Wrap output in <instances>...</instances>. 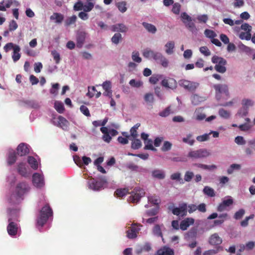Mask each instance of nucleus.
<instances>
[{
  "instance_id": "e433bc0d",
  "label": "nucleus",
  "mask_w": 255,
  "mask_h": 255,
  "mask_svg": "<svg viewBox=\"0 0 255 255\" xmlns=\"http://www.w3.org/2000/svg\"><path fill=\"white\" fill-rule=\"evenodd\" d=\"M128 189L126 188L118 189L115 192V194L118 197H123L128 193Z\"/></svg>"
},
{
  "instance_id": "09e8293b",
  "label": "nucleus",
  "mask_w": 255,
  "mask_h": 255,
  "mask_svg": "<svg viewBox=\"0 0 255 255\" xmlns=\"http://www.w3.org/2000/svg\"><path fill=\"white\" fill-rule=\"evenodd\" d=\"M51 54L55 62V63L58 64L60 63L61 58L59 53L56 50H53L51 52Z\"/></svg>"
},
{
  "instance_id": "c03bdc74",
  "label": "nucleus",
  "mask_w": 255,
  "mask_h": 255,
  "mask_svg": "<svg viewBox=\"0 0 255 255\" xmlns=\"http://www.w3.org/2000/svg\"><path fill=\"white\" fill-rule=\"evenodd\" d=\"M77 20V16L75 15H73L72 16L68 18L65 22L66 26H69L75 23Z\"/></svg>"
},
{
  "instance_id": "39448f33",
  "label": "nucleus",
  "mask_w": 255,
  "mask_h": 255,
  "mask_svg": "<svg viewBox=\"0 0 255 255\" xmlns=\"http://www.w3.org/2000/svg\"><path fill=\"white\" fill-rule=\"evenodd\" d=\"M106 182V181H105L104 182L100 181L92 178L88 180V185L90 189L95 191H98L103 187L104 184Z\"/></svg>"
},
{
  "instance_id": "4468645a",
  "label": "nucleus",
  "mask_w": 255,
  "mask_h": 255,
  "mask_svg": "<svg viewBox=\"0 0 255 255\" xmlns=\"http://www.w3.org/2000/svg\"><path fill=\"white\" fill-rule=\"evenodd\" d=\"M111 29L113 32H126L128 31V27L123 23H118L111 26Z\"/></svg>"
},
{
  "instance_id": "0e129e2a",
  "label": "nucleus",
  "mask_w": 255,
  "mask_h": 255,
  "mask_svg": "<svg viewBox=\"0 0 255 255\" xmlns=\"http://www.w3.org/2000/svg\"><path fill=\"white\" fill-rule=\"evenodd\" d=\"M80 111L82 113V114H83L85 116H86L87 117L90 116V113L89 110L86 106H85L84 105L81 106V107L80 108Z\"/></svg>"
},
{
  "instance_id": "7ed1b4c3",
  "label": "nucleus",
  "mask_w": 255,
  "mask_h": 255,
  "mask_svg": "<svg viewBox=\"0 0 255 255\" xmlns=\"http://www.w3.org/2000/svg\"><path fill=\"white\" fill-rule=\"evenodd\" d=\"M144 195L145 192L143 189L135 188L131 192V195L128 198V201L133 203H137Z\"/></svg>"
},
{
  "instance_id": "69168bd1",
  "label": "nucleus",
  "mask_w": 255,
  "mask_h": 255,
  "mask_svg": "<svg viewBox=\"0 0 255 255\" xmlns=\"http://www.w3.org/2000/svg\"><path fill=\"white\" fill-rule=\"evenodd\" d=\"M132 59L137 63H140L141 61V58L139 57V54L138 52H133L132 54Z\"/></svg>"
},
{
  "instance_id": "1a4fd4ad",
  "label": "nucleus",
  "mask_w": 255,
  "mask_h": 255,
  "mask_svg": "<svg viewBox=\"0 0 255 255\" xmlns=\"http://www.w3.org/2000/svg\"><path fill=\"white\" fill-rule=\"evenodd\" d=\"M8 221L9 224L7 226V233L10 236H14L17 233L18 225L12 222L11 218H9Z\"/></svg>"
},
{
  "instance_id": "4d7b16f0",
  "label": "nucleus",
  "mask_w": 255,
  "mask_h": 255,
  "mask_svg": "<svg viewBox=\"0 0 255 255\" xmlns=\"http://www.w3.org/2000/svg\"><path fill=\"white\" fill-rule=\"evenodd\" d=\"M194 176V173L192 171H187L184 175V180L186 182H190Z\"/></svg>"
},
{
  "instance_id": "0eeeda50",
  "label": "nucleus",
  "mask_w": 255,
  "mask_h": 255,
  "mask_svg": "<svg viewBox=\"0 0 255 255\" xmlns=\"http://www.w3.org/2000/svg\"><path fill=\"white\" fill-rule=\"evenodd\" d=\"M187 204L182 203L179 205V207L174 208L172 210V212L175 215L184 217L187 215Z\"/></svg>"
},
{
  "instance_id": "a18cd8bd",
  "label": "nucleus",
  "mask_w": 255,
  "mask_h": 255,
  "mask_svg": "<svg viewBox=\"0 0 255 255\" xmlns=\"http://www.w3.org/2000/svg\"><path fill=\"white\" fill-rule=\"evenodd\" d=\"M145 146L144 149H149L152 151H156V149L153 146L152 141L151 139H149L144 142Z\"/></svg>"
},
{
  "instance_id": "f03ea898",
  "label": "nucleus",
  "mask_w": 255,
  "mask_h": 255,
  "mask_svg": "<svg viewBox=\"0 0 255 255\" xmlns=\"http://www.w3.org/2000/svg\"><path fill=\"white\" fill-rule=\"evenodd\" d=\"M210 155V153L207 149L201 148L198 150L190 151L187 154V157L194 160L206 158Z\"/></svg>"
},
{
  "instance_id": "58836bf2",
  "label": "nucleus",
  "mask_w": 255,
  "mask_h": 255,
  "mask_svg": "<svg viewBox=\"0 0 255 255\" xmlns=\"http://www.w3.org/2000/svg\"><path fill=\"white\" fill-rule=\"evenodd\" d=\"M194 165L196 166L199 168H201L206 170H213L217 168L216 166L215 165H207L201 163H195Z\"/></svg>"
},
{
  "instance_id": "7c9ffc66",
  "label": "nucleus",
  "mask_w": 255,
  "mask_h": 255,
  "mask_svg": "<svg viewBox=\"0 0 255 255\" xmlns=\"http://www.w3.org/2000/svg\"><path fill=\"white\" fill-rule=\"evenodd\" d=\"M27 162L30 167L34 170L38 168V163L36 159L33 156H28Z\"/></svg>"
},
{
  "instance_id": "f8f14e48",
  "label": "nucleus",
  "mask_w": 255,
  "mask_h": 255,
  "mask_svg": "<svg viewBox=\"0 0 255 255\" xmlns=\"http://www.w3.org/2000/svg\"><path fill=\"white\" fill-rule=\"evenodd\" d=\"M16 150L17 154L20 156L26 155L29 152L28 145L24 143H20L18 145Z\"/></svg>"
},
{
  "instance_id": "393cba45",
  "label": "nucleus",
  "mask_w": 255,
  "mask_h": 255,
  "mask_svg": "<svg viewBox=\"0 0 255 255\" xmlns=\"http://www.w3.org/2000/svg\"><path fill=\"white\" fill-rule=\"evenodd\" d=\"M20 48L18 45H15L14 49L13 50L12 58L14 62L17 61L20 58L21 55L19 53Z\"/></svg>"
},
{
  "instance_id": "9d476101",
  "label": "nucleus",
  "mask_w": 255,
  "mask_h": 255,
  "mask_svg": "<svg viewBox=\"0 0 255 255\" xmlns=\"http://www.w3.org/2000/svg\"><path fill=\"white\" fill-rule=\"evenodd\" d=\"M161 84L163 87L172 90L176 89L177 86L176 80L173 78L164 79Z\"/></svg>"
},
{
  "instance_id": "2eb2a0df",
  "label": "nucleus",
  "mask_w": 255,
  "mask_h": 255,
  "mask_svg": "<svg viewBox=\"0 0 255 255\" xmlns=\"http://www.w3.org/2000/svg\"><path fill=\"white\" fill-rule=\"evenodd\" d=\"M86 33L84 32H80L77 35V46L79 48L82 47L86 38Z\"/></svg>"
},
{
  "instance_id": "680f3d73",
  "label": "nucleus",
  "mask_w": 255,
  "mask_h": 255,
  "mask_svg": "<svg viewBox=\"0 0 255 255\" xmlns=\"http://www.w3.org/2000/svg\"><path fill=\"white\" fill-rule=\"evenodd\" d=\"M200 52L206 56L211 55V52L207 46H202L200 48Z\"/></svg>"
},
{
  "instance_id": "052dcab7",
  "label": "nucleus",
  "mask_w": 255,
  "mask_h": 255,
  "mask_svg": "<svg viewBox=\"0 0 255 255\" xmlns=\"http://www.w3.org/2000/svg\"><path fill=\"white\" fill-rule=\"evenodd\" d=\"M94 3L92 2H87V4L83 5V9L85 12L90 11L94 7Z\"/></svg>"
},
{
  "instance_id": "f704fd0d",
  "label": "nucleus",
  "mask_w": 255,
  "mask_h": 255,
  "mask_svg": "<svg viewBox=\"0 0 255 255\" xmlns=\"http://www.w3.org/2000/svg\"><path fill=\"white\" fill-rule=\"evenodd\" d=\"M203 192L205 194L209 197H213L215 196L214 189L209 186H205L203 189Z\"/></svg>"
},
{
  "instance_id": "72a5a7b5",
  "label": "nucleus",
  "mask_w": 255,
  "mask_h": 255,
  "mask_svg": "<svg viewBox=\"0 0 255 255\" xmlns=\"http://www.w3.org/2000/svg\"><path fill=\"white\" fill-rule=\"evenodd\" d=\"M148 202L153 204V205H157L160 202V198L156 195H152L148 197Z\"/></svg>"
},
{
  "instance_id": "338daca9",
  "label": "nucleus",
  "mask_w": 255,
  "mask_h": 255,
  "mask_svg": "<svg viewBox=\"0 0 255 255\" xmlns=\"http://www.w3.org/2000/svg\"><path fill=\"white\" fill-rule=\"evenodd\" d=\"M241 28L246 31V32H249L251 33L252 27L248 23H245L243 24H242L241 26Z\"/></svg>"
},
{
  "instance_id": "e2e57ef3",
  "label": "nucleus",
  "mask_w": 255,
  "mask_h": 255,
  "mask_svg": "<svg viewBox=\"0 0 255 255\" xmlns=\"http://www.w3.org/2000/svg\"><path fill=\"white\" fill-rule=\"evenodd\" d=\"M210 133H205L201 135L198 136L196 139L200 142L208 140L209 139Z\"/></svg>"
},
{
  "instance_id": "ea45409f",
  "label": "nucleus",
  "mask_w": 255,
  "mask_h": 255,
  "mask_svg": "<svg viewBox=\"0 0 255 255\" xmlns=\"http://www.w3.org/2000/svg\"><path fill=\"white\" fill-rule=\"evenodd\" d=\"M117 6L119 10L122 13L126 12L127 10V3L126 1H120L117 3Z\"/></svg>"
},
{
  "instance_id": "473e14b6",
  "label": "nucleus",
  "mask_w": 255,
  "mask_h": 255,
  "mask_svg": "<svg viewBox=\"0 0 255 255\" xmlns=\"http://www.w3.org/2000/svg\"><path fill=\"white\" fill-rule=\"evenodd\" d=\"M142 144L140 139L136 138L132 140L131 147L133 149H138L141 147Z\"/></svg>"
},
{
  "instance_id": "bf43d9fd",
  "label": "nucleus",
  "mask_w": 255,
  "mask_h": 255,
  "mask_svg": "<svg viewBox=\"0 0 255 255\" xmlns=\"http://www.w3.org/2000/svg\"><path fill=\"white\" fill-rule=\"evenodd\" d=\"M161 76L158 75H153L149 78V82L152 84H155L157 83L159 80L160 79Z\"/></svg>"
},
{
  "instance_id": "37998d69",
  "label": "nucleus",
  "mask_w": 255,
  "mask_h": 255,
  "mask_svg": "<svg viewBox=\"0 0 255 255\" xmlns=\"http://www.w3.org/2000/svg\"><path fill=\"white\" fill-rule=\"evenodd\" d=\"M122 39V35L120 33H116L112 37L111 40L114 44H118Z\"/></svg>"
},
{
  "instance_id": "603ef678",
  "label": "nucleus",
  "mask_w": 255,
  "mask_h": 255,
  "mask_svg": "<svg viewBox=\"0 0 255 255\" xmlns=\"http://www.w3.org/2000/svg\"><path fill=\"white\" fill-rule=\"evenodd\" d=\"M204 34L206 37L211 39H213L217 36V34L213 30L208 29L205 30Z\"/></svg>"
},
{
  "instance_id": "cd10ccee",
  "label": "nucleus",
  "mask_w": 255,
  "mask_h": 255,
  "mask_svg": "<svg viewBox=\"0 0 255 255\" xmlns=\"http://www.w3.org/2000/svg\"><path fill=\"white\" fill-rule=\"evenodd\" d=\"M142 25L150 33L153 34L156 32L157 29L156 27L151 23L143 22Z\"/></svg>"
},
{
  "instance_id": "c85d7f7f",
  "label": "nucleus",
  "mask_w": 255,
  "mask_h": 255,
  "mask_svg": "<svg viewBox=\"0 0 255 255\" xmlns=\"http://www.w3.org/2000/svg\"><path fill=\"white\" fill-rule=\"evenodd\" d=\"M16 160V153L15 151L9 152L7 158V163L9 165L14 164Z\"/></svg>"
},
{
  "instance_id": "b1692460",
  "label": "nucleus",
  "mask_w": 255,
  "mask_h": 255,
  "mask_svg": "<svg viewBox=\"0 0 255 255\" xmlns=\"http://www.w3.org/2000/svg\"><path fill=\"white\" fill-rule=\"evenodd\" d=\"M183 23L185 24L186 27L188 29L192 32V33H196L197 32V29L196 27L195 23L191 21H183Z\"/></svg>"
},
{
  "instance_id": "6ab92c4d",
  "label": "nucleus",
  "mask_w": 255,
  "mask_h": 255,
  "mask_svg": "<svg viewBox=\"0 0 255 255\" xmlns=\"http://www.w3.org/2000/svg\"><path fill=\"white\" fill-rule=\"evenodd\" d=\"M216 91L219 93H225L226 95H229L228 87L226 85L217 84L214 86Z\"/></svg>"
},
{
  "instance_id": "f257e3e1",
  "label": "nucleus",
  "mask_w": 255,
  "mask_h": 255,
  "mask_svg": "<svg viewBox=\"0 0 255 255\" xmlns=\"http://www.w3.org/2000/svg\"><path fill=\"white\" fill-rule=\"evenodd\" d=\"M52 214L53 212L49 205H45L40 210L39 216L37 220V224L41 227H43Z\"/></svg>"
},
{
  "instance_id": "5701e85b",
  "label": "nucleus",
  "mask_w": 255,
  "mask_h": 255,
  "mask_svg": "<svg viewBox=\"0 0 255 255\" xmlns=\"http://www.w3.org/2000/svg\"><path fill=\"white\" fill-rule=\"evenodd\" d=\"M155 255H174V252L169 248H164L158 250Z\"/></svg>"
},
{
  "instance_id": "c9c22d12",
  "label": "nucleus",
  "mask_w": 255,
  "mask_h": 255,
  "mask_svg": "<svg viewBox=\"0 0 255 255\" xmlns=\"http://www.w3.org/2000/svg\"><path fill=\"white\" fill-rule=\"evenodd\" d=\"M219 116L222 118L228 119L230 117V112L224 109H220L218 112Z\"/></svg>"
},
{
  "instance_id": "864d4df0",
  "label": "nucleus",
  "mask_w": 255,
  "mask_h": 255,
  "mask_svg": "<svg viewBox=\"0 0 255 255\" xmlns=\"http://www.w3.org/2000/svg\"><path fill=\"white\" fill-rule=\"evenodd\" d=\"M245 213V211L243 209H240L236 212L234 216V218L236 220L241 219Z\"/></svg>"
},
{
  "instance_id": "20e7f679",
  "label": "nucleus",
  "mask_w": 255,
  "mask_h": 255,
  "mask_svg": "<svg viewBox=\"0 0 255 255\" xmlns=\"http://www.w3.org/2000/svg\"><path fill=\"white\" fill-rule=\"evenodd\" d=\"M179 84L185 89L190 92H194L199 85V84L194 82H191L186 80H181L179 81Z\"/></svg>"
},
{
  "instance_id": "3c124183",
  "label": "nucleus",
  "mask_w": 255,
  "mask_h": 255,
  "mask_svg": "<svg viewBox=\"0 0 255 255\" xmlns=\"http://www.w3.org/2000/svg\"><path fill=\"white\" fill-rule=\"evenodd\" d=\"M171 147L172 143L168 141H166L164 142L161 149L162 151L165 152L170 150L171 148Z\"/></svg>"
},
{
  "instance_id": "f3484780",
  "label": "nucleus",
  "mask_w": 255,
  "mask_h": 255,
  "mask_svg": "<svg viewBox=\"0 0 255 255\" xmlns=\"http://www.w3.org/2000/svg\"><path fill=\"white\" fill-rule=\"evenodd\" d=\"M17 172L23 177H26L28 176L26 164L24 163L21 162L18 164Z\"/></svg>"
},
{
  "instance_id": "79ce46f5",
  "label": "nucleus",
  "mask_w": 255,
  "mask_h": 255,
  "mask_svg": "<svg viewBox=\"0 0 255 255\" xmlns=\"http://www.w3.org/2000/svg\"><path fill=\"white\" fill-rule=\"evenodd\" d=\"M154 54V51L150 49L147 48L144 50L142 55L146 58H153Z\"/></svg>"
},
{
  "instance_id": "a878e982",
  "label": "nucleus",
  "mask_w": 255,
  "mask_h": 255,
  "mask_svg": "<svg viewBox=\"0 0 255 255\" xmlns=\"http://www.w3.org/2000/svg\"><path fill=\"white\" fill-rule=\"evenodd\" d=\"M165 47L166 48L165 52L168 54H172L174 52V49L175 47V43L174 41H170L168 42L165 45Z\"/></svg>"
},
{
  "instance_id": "ddd939ff",
  "label": "nucleus",
  "mask_w": 255,
  "mask_h": 255,
  "mask_svg": "<svg viewBox=\"0 0 255 255\" xmlns=\"http://www.w3.org/2000/svg\"><path fill=\"white\" fill-rule=\"evenodd\" d=\"M194 223V219L192 218H187L181 222L180 225V229L183 231H185L187 230L190 225H193Z\"/></svg>"
},
{
  "instance_id": "4be33fe9",
  "label": "nucleus",
  "mask_w": 255,
  "mask_h": 255,
  "mask_svg": "<svg viewBox=\"0 0 255 255\" xmlns=\"http://www.w3.org/2000/svg\"><path fill=\"white\" fill-rule=\"evenodd\" d=\"M163 227V224L161 225L156 224L152 229V233L153 235L158 237L163 238L161 228Z\"/></svg>"
},
{
  "instance_id": "6e6552de",
  "label": "nucleus",
  "mask_w": 255,
  "mask_h": 255,
  "mask_svg": "<svg viewBox=\"0 0 255 255\" xmlns=\"http://www.w3.org/2000/svg\"><path fill=\"white\" fill-rule=\"evenodd\" d=\"M32 182L33 185L37 188H41L44 185V178L42 175L38 173L33 174Z\"/></svg>"
},
{
  "instance_id": "412c9836",
  "label": "nucleus",
  "mask_w": 255,
  "mask_h": 255,
  "mask_svg": "<svg viewBox=\"0 0 255 255\" xmlns=\"http://www.w3.org/2000/svg\"><path fill=\"white\" fill-rule=\"evenodd\" d=\"M58 119L59 127L65 130H67L69 125V122L61 116H59Z\"/></svg>"
},
{
  "instance_id": "423d86ee",
  "label": "nucleus",
  "mask_w": 255,
  "mask_h": 255,
  "mask_svg": "<svg viewBox=\"0 0 255 255\" xmlns=\"http://www.w3.org/2000/svg\"><path fill=\"white\" fill-rule=\"evenodd\" d=\"M29 188L25 182H22L17 184L15 192L18 197H21L28 191Z\"/></svg>"
},
{
  "instance_id": "4c0bfd02",
  "label": "nucleus",
  "mask_w": 255,
  "mask_h": 255,
  "mask_svg": "<svg viewBox=\"0 0 255 255\" xmlns=\"http://www.w3.org/2000/svg\"><path fill=\"white\" fill-rule=\"evenodd\" d=\"M222 248L221 247H217L215 249L209 250L205 251L203 253V255H214L217 254L220 250H222Z\"/></svg>"
},
{
  "instance_id": "2f4dec72",
  "label": "nucleus",
  "mask_w": 255,
  "mask_h": 255,
  "mask_svg": "<svg viewBox=\"0 0 255 255\" xmlns=\"http://www.w3.org/2000/svg\"><path fill=\"white\" fill-rule=\"evenodd\" d=\"M140 124L139 123H137L133 127H132L130 128V136L133 138H137V137L138 136L137 129L140 127Z\"/></svg>"
},
{
  "instance_id": "a19ab883",
  "label": "nucleus",
  "mask_w": 255,
  "mask_h": 255,
  "mask_svg": "<svg viewBox=\"0 0 255 255\" xmlns=\"http://www.w3.org/2000/svg\"><path fill=\"white\" fill-rule=\"evenodd\" d=\"M192 134L191 133H189L187 135L186 137L183 138V141L185 143H188L190 145H193L195 140L194 139L192 138Z\"/></svg>"
},
{
  "instance_id": "c756f323",
  "label": "nucleus",
  "mask_w": 255,
  "mask_h": 255,
  "mask_svg": "<svg viewBox=\"0 0 255 255\" xmlns=\"http://www.w3.org/2000/svg\"><path fill=\"white\" fill-rule=\"evenodd\" d=\"M152 175L154 178L159 179H162L165 178V174L164 172L158 169L152 171Z\"/></svg>"
},
{
  "instance_id": "49530a36",
  "label": "nucleus",
  "mask_w": 255,
  "mask_h": 255,
  "mask_svg": "<svg viewBox=\"0 0 255 255\" xmlns=\"http://www.w3.org/2000/svg\"><path fill=\"white\" fill-rule=\"evenodd\" d=\"M201 101H202L201 97H199L197 95H194L191 97L192 103L194 105H199L201 103Z\"/></svg>"
},
{
  "instance_id": "9b49d317",
  "label": "nucleus",
  "mask_w": 255,
  "mask_h": 255,
  "mask_svg": "<svg viewBox=\"0 0 255 255\" xmlns=\"http://www.w3.org/2000/svg\"><path fill=\"white\" fill-rule=\"evenodd\" d=\"M140 230V228L135 224L132 225V226L127 231V237L128 239H134L137 237V235Z\"/></svg>"
},
{
  "instance_id": "bb28decb",
  "label": "nucleus",
  "mask_w": 255,
  "mask_h": 255,
  "mask_svg": "<svg viewBox=\"0 0 255 255\" xmlns=\"http://www.w3.org/2000/svg\"><path fill=\"white\" fill-rule=\"evenodd\" d=\"M50 18L51 20H55V22L57 23H60L63 20L64 16L61 13L54 12L50 16Z\"/></svg>"
},
{
  "instance_id": "dca6fc26",
  "label": "nucleus",
  "mask_w": 255,
  "mask_h": 255,
  "mask_svg": "<svg viewBox=\"0 0 255 255\" xmlns=\"http://www.w3.org/2000/svg\"><path fill=\"white\" fill-rule=\"evenodd\" d=\"M222 242V239L217 233L213 234L210 238L209 244L212 245H219Z\"/></svg>"
},
{
  "instance_id": "774afa93",
  "label": "nucleus",
  "mask_w": 255,
  "mask_h": 255,
  "mask_svg": "<svg viewBox=\"0 0 255 255\" xmlns=\"http://www.w3.org/2000/svg\"><path fill=\"white\" fill-rule=\"evenodd\" d=\"M239 128L242 131H248L252 128V125L249 123H245L239 126Z\"/></svg>"
},
{
  "instance_id": "6e6d98bb",
  "label": "nucleus",
  "mask_w": 255,
  "mask_h": 255,
  "mask_svg": "<svg viewBox=\"0 0 255 255\" xmlns=\"http://www.w3.org/2000/svg\"><path fill=\"white\" fill-rule=\"evenodd\" d=\"M181 8V5L178 3L176 2L173 4L172 8V11L176 14H178L180 12Z\"/></svg>"
},
{
  "instance_id": "13d9d810",
  "label": "nucleus",
  "mask_w": 255,
  "mask_h": 255,
  "mask_svg": "<svg viewBox=\"0 0 255 255\" xmlns=\"http://www.w3.org/2000/svg\"><path fill=\"white\" fill-rule=\"evenodd\" d=\"M242 104L243 107H249L252 106L254 104V102L250 99H244L242 101Z\"/></svg>"
},
{
  "instance_id": "5fc2aeb1",
  "label": "nucleus",
  "mask_w": 255,
  "mask_h": 255,
  "mask_svg": "<svg viewBox=\"0 0 255 255\" xmlns=\"http://www.w3.org/2000/svg\"><path fill=\"white\" fill-rule=\"evenodd\" d=\"M239 37L241 39H246L249 40L251 38V33L241 32L239 35Z\"/></svg>"
},
{
  "instance_id": "de8ad7c7",
  "label": "nucleus",
  "mask_w": 255,
  "mask_h": 255,
  "mask_svg": "<svg viewBox=\"0 0 255 255\" xmlns=\"http://www.w3.org/2000/svg\"><path fill=\"white\" fill-rule=\"evenodd\" d=\"M248 107H243L239 110L238 115L241 117L246 116L248 114Z\"/></svg>"
},
{
  "instance_id": "8fccbe9b",
  "label": "nucleus",
  "mask_w": 255,
  "mask_h": 255,
  "mask_svg": "<svg viewBox=\"0 0 255 255\" xmlns=\"http://www.w3.org/2000/svg\"><path fill=\"white\" fill-rule=\"evenodd\" d=\"M55 109L59 113H63L64 111V107L63 104L59 102H55L54 105Z\"/></svg>"
},
{
  "instance_id": "aec40b11",
  "label": "nucleus",
  "mask_w": 255,
  "mask_h": 255,
  "mask_svg": "<svg viewBox=\"0 0 255 255\" xmlns=\"http://www.w3.org/2000/svg\"><path fill=\"white\" fill-rule=\"evenodd\" d=\"M4 0H3L0 2V10L1 11H5L6 10V8H9L13 2L15 3L16 5L18 4L17 2L16 1H13L12 0H6L5 1V5H4Z\"/></svg>"
},
{
  "instance_id": "a211bd4d",
  "label": "nucleus",
  "mask_w": 255,
  "mask_h": 255,
  "mask_svg": "<svg viewBox=\"0 0 255 255\" xmlns=\"http://www.w3.org/2000/svg\"><path fill=\"white\" fill-rule=\"evenodd\" d=\"M212 62L216 65L225 66L227 64V61L223 58L214 55L212 58Z\"/></svg>"
}]
</instances>
